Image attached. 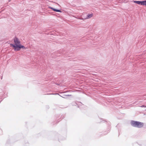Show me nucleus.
Segmentation results:
<instances>
[{
	"mask_svg": "<svg viewBox=\"0 0 146 146\" xmlns=\"http://www.w3.org/2000/svg\"><path fill=\"white\" fill-rule=\"evenodd\" d=\"M131 125L133 127L141 128L143 125V123L141 122L134 121H131Z\"/></svg>",
	"mask_w": 146,
	"mask_h": 146,
	"instance_id": "2",
	"label": "nucleus"
},
{
	"mask_svg": "<svg viewBox=\"0 0 146 146\" xmlns=\"http://www.w3.org/2000/svg\"><path fill=\"white\" fill-rule=\"evenodd\" d=\"M92 16H93V14H88L87 15V16L86 19H89V18H90L91 17H92Z\"/></svg>",
	"mask_w": 146,
	"mask_h": 146,
	"instance_id": "4",
	"label": "nucleus"
},
{
	"mask_svg": "<svg viewBox=\"0 0 146 146\" xmlns=\"http://www.w3.org/2000/svg\"><path fill=\"white\" fill-rule=\"evenodd\" d=\"M142 5L146 6V0L143 1Z\"/></svg>",
	"mask_w": 146,
	"mask_h": 146,
	"instance_id": "6",
	"label": "nucleus"
},
{
	"mask_svg": "<svg viewBox=\"0 0 146 146\" xmlns=\"http://www.w3.org/2000/svg\"><path fill=\"white\" fill-rule=\"evenodd\" d=\"M51 9L53 11H55L57 12H61V11L60 10L55 9H54L53 8H52Z\"/></svg>",
	"mask_w": 146,
	"mask_h": 146,
	"instance_id": "5",
	"label": "nucleus"
},
{
	"mask_svg": "<svg viewBox=\"0 0 146 146\" xmlns=\"http://www.w3.org/2000/svg\"><path fill=\"white\" fill-rule=\"evenodd\" d=\"M133 2L135 3H137L139 5H142V3H143V1H133Z\"/></svg>",
	"mask_w": 146,
	"mask_h": 146,
	"instance_id": "3",
	"label": "nucleus"
},
{
	"mask_svg": "<svg viewBox=\"0 0 146 146\" xmlns=\"http://www.w3.org/2000/svg\"><path fill=\"white\" fill-rule=\"evenodd\" d=\"M14 42L15 44H11L10 45L13 47L15 50L19 51L21 48H25L24 46L21 45L20 41L17 38H15Z\"/></svg>",
	"mask_w": 146,
	"mask_h": 146,
	"instance_id": "1",
	"label": "nucleus"
}]
</instances>
